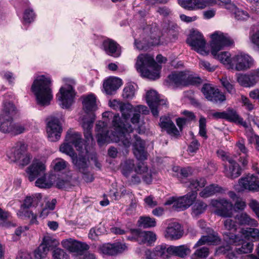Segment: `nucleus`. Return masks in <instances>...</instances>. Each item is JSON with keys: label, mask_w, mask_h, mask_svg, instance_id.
Instances as JSON below:
<instances>
[{"label": "nucleus", "mask_w": 259, "mask_h": 259, "mask_svg": "<svg viewBox=\"0 0 259 259\" xmlns=\"http://www.w3.org/2000/svg\"><path fill=\"white\" fill-rule=\"evenodd\" d=\"M236 146L242 153V155L240 157L239 162H248L249 160L248 150L245 147V141L243 138H240L236 143Z\"/></svg>", "instance_id": "obj_42"}, {"label": "nucleus", "mask_w": 259, "mask_h": 259, "mask_svg": "<svg viewBox=\"0 0 259 259\" xmlns=\"http://www.w3.org/2000/svg\"><path fill=\"white\" fill-rule=\"evenodd\" d=\"M18 215L20 217H25L30 219V223L32 224H37L38 221H37V213H34L32 211H30L27 209L20 210L18 212Z\"/></svg>", "instance_id": "obj_51"}, {"label": "nucleus", "mask_w": 259, "mask_h": 259, "mask_svg": "<svg viewBox=\"0 0 259 259\" xmlns=\"http://www.w3.org/2000/svg\"><path fill=\"white\" fill-rule=\"evenodd\" d=\"M206 184V181L204 178L192 180L189 185L192 191L184 196L176 198L175 203L172 206L174 209L179 211L185 210L192 205L197 197V191L199 188L204 187Z\"/></svg>", "instance_id": "obj_7"}, {"label": "nucleus", "mask_w": 259, "mask_h": 259, "mask_svg": "<svg viewBox=\"0 0 259 259\" xmlns=\"http://www.w3.org/2000/svg\"><path fill=\"white\" fill-rule=\"evenodd\" d=\"M201 92L208 101L215 104H221L226 100V96L223 93L209 83L204 84Z\"/></svg>", "instance_id": "obj_16"}, {"label": "nucleus", "mask_w": 259, "mask_h": 259, "mask_svg": "<svg viewBox=\"0 0 259 259\" xmlns=\"http://www.w3.org/2000/svg\"><path fill=\"white\" fill-rule=\"evenodd\" d=\"M48 252V249L46 248V246L40 244L34 251V257L36 259H42L46 257Z\"/></svg>", "instance_id": "obj_58"}, {"label": "nucleus", "mask_w": 259, "mask_h": 259, "mask_svg": "<svg viewBox=\"0 0 259 259\" xmlns=\"http://www.w3.org/2000/svg\"><path fill=\"white\" fill-rule=\"evenodd\" d=\"M62 178L58 177L56 174L51 173L48 178H38L35 181V185L36 187L40 188H50L53 185H55L56 188L63 189H66L70 185L71 177L70 174H67Z\"/></svg>", "instance_id": "obj_8"}, {"label": "nucleus", "mask_w": 259, "mask_h": 259, "mask_svg": "<svg viewBox=\"0 0 259 259\" xmlns=\"http://www.w3.org/2000/svg\"><path fill=\"white\" fill-rule=\"evenodd\" d=\"M74 166L82 174V179L87 183L93 181L94 178L87 163H74Z\"/></svg>", "instance_id": "obj_34"}, {"label": "nucleus", "mask_w": 259, "mask_h": 259, "mask_svg": "<svg viewBox=\"0 0 259 259\" xmlns=\"http://www.w3.org/2000/svg\"><path fill=\"white\" fill-rule=\"evenodd\" d=\"M212 116L215 119H223L241 125L244 127H248L247 122L239 116L235 110L231 108H228L226 111L223 112H214L212 114Z\"/></svg>", "instance_id": "obj_14"}, {"label": "nucleus", "mask_w": 259, "mask_h": 259, "mask_svg": "<svg viewBox=\"0 0 259 259\" xmlns=\"http://www.w3.org/2000/svg\"><path fill=\"white\" fill-rule=\"evenodd\" d=\"M71 144L68 142L65 143L60 147L61 152L69 155L72 162H79L78 155L75 153Z\"/></svg>", "instance_id": "obj_43"}, {"label": "nucleus", "mask_w": 259, "mask_h": 259, "mask_svg": "<svg viewBox=\"0 0 259 259\" xmlns=\"http://www.w3.org/2000/svg\"><path fill=\"white\" fill-rule=\"evenodd\" d=\"M222 85L226 89L227 92L231 94L235 93V89L234 86L231 84L227 78H222L221 80Z\"/></svg>", "instance_id": "obj_64"}, {"label": "nucleus", "mask_w": 259, "mask_h": 259, "mask_svg": "<svg viewBox=\"0 0 259 259\" xmlns=\"http://www.w3.org/2000/svg\"><path fill=\"white\" fill-rule=\"evenodd\" d=\"M252 58L247 54L240 53L232 58L231 68L237 71H243L251 68L253 65Z\"/></svg>", "instance_id": "obj_17"}, {"label": "nucleus", "mask_w": 259, "mask_h": 259, "mask_svg": "<svg viewBox=\"0 0 259 259\" xmlns=\"http://www.w3.org/2000/svg\"><path fill=\"white\" fill-rule=\"evenodd\" d=\"M61 244L69 252L76 253L77 255H81L84 251L89 249V246L87 244L72 238L63 240Z\"/></svg>", "instance_id": "obj_19"}, {"label": "nucleus", "mask_w": 259, "mask_h": 259, "mask_svg": "<svg viewBox=\"0 0 259 259\" xmlns=\"http://www.w3.org/2000/svg\"><path fill=\"white\" fill-rule=\"evenodd\" d=\"M96 98L93 94H90L83 97L82 101L83 109L88 113L96 109Z\"/></svg>", "instance_id": "obj_36"}, {"label": "nucleus", "mask_w": 259, "mask_h": 259, "mask_svg": "<svg viewBox=\"0 0 259 259\" xmlns=\"http://www.w3.org/2000/svg\"><path fill=\"white\" fill-rule=\"evenodd\" d=\"M178 4L185 9L192 11L205 8L211 0H178Z\"/></svg>", "instance_id": "obj_29"}, {"label": "nucleus", "mask_w": 259, "mask_h": 259, "mask_svg": "<svg viewBox=\"0 0 259 259\" xmlns=\"http://www.w3.org/2000/svg\"><path fill=\"white\" fill-rule=\"evenodd\" d=\"M64 81L68 83L66 89L62 87L59 90V93L57 97L59 101L60 105L63 108H68L72 105L73 99L75 96V91L72 84H75V81L72 79H64Z\"/></svg>", "instance_id": "obj_9"}, {"label": "nucleus", "mask_w": 259, "mask_h": 259, "mask_svg": "<svg viewBox=\"0 0 259 259\" xmlns=\"http://www.w3.org/2000/svg\"><path fill=\"white\" fill-rule=\"evenodd\" d=\"M135 67L142 77L152 80L160 77V66L155 61L154 56L141 54L137 59Z\"/></svg>", "instance_id": "obj_4"}, {"label": "nucleus", "mask_w": 259, "mask_h": 259, "mask_svg": "<svg viewBox=\"0 0 259 259\" xmlns=\"http://www.w3.org/2000/svg\"><path fill=\"white\" fill-rule=\"evenodd\" d=\"M145 98L149 106H159L160 102V97L155 90H151L147 91Z\"/></svg>", "instance_id": "obj_40"}, {"label": "nucleus", "mask_w": 259, "mask_h": 259, "mask_svg": "<svg viewBox=\"0 0 259 259\" xmlns=\"http://www.w3.org/2000/svg\"><path fill=\"white\" fill-rule=\"evenodd\" d=\"M231 11H234L235 18L239 20H246L249 17L247 12L237 8L236 6Z\"/></svg>", "instance_id": "obj_59"}, {"label": "nucleus", "mask_w": 259, "mask_h": 259, "mask_svg": "<svg viewBox=\"0 0 259 259\" xmlns=\"http://www.w3.org/2000/svg\"><path fill=\"white\" fill-rule=\"evenodd\" d=\"M163 128H164L168 135L170 137L178 138L180 136V131L177 129L174 122L170 119L163 120Z\"/></svg>", "instance_id": "obj_38"}, {"label": "nucleus", "mask_w": 259, "mask_h": 259, "mask_svg": "<svg viewBox=\"0 0 259 259\" xmlns=\"http://www.w3.org/2000/svg\"><path fill=\"white\" fill-rule=\"evenodd\" d=\"M135 142L133 143V152L139 161L147 160L148 153L145 149V143L137 135L135 136Z\"/></svg>", "instance_id": "obj_27"}, {"label": "nucleus", "mask_w": 259, "mask_h": 259, "mask_svg": "<svg viewBox=\"0 0 259 259\" xmlns=\"http://www.w3.org/2000/svg\"><path fill=\"white\" fill-rule=\"evenodd\" d=\"M41 244L44 245L46 246V248L49 251V250L57 246L59 244V242L55 238L47 235L44 236L42 242Z\"/></svg>", "instance_id": "obj_49"}, {"label": "nucleus", "mask_w": 259, "mask_h": 259, "mask_svg": "<svg viewBox=\"0 0 259 259\" xmlns=\"http://www.w3.org/2000/svg\"><path fill=\"white\" fill-rule=\"evenodd\" d=\"M237 79L238 83L243 87H252L259 80V71L256 69L247 74H238Z\"/></svg>", "instance_id": "obj_24"}, {"label": "nucleus", "mask_w": 259, "mask_h": 259, "mask_svg": "<svg viewBox=\"0 0 259 259\" xmlns=\"http://www.w3.org/2000/svg\"><path fill=\"white\" fill-rule=\"evenodd\" d=\"M185 79L184 81V87L190 85H198L201 83L202 80L199 77H195L192 75H188L185 73Z\"/></svg>", "instance_id": "obj_55"}, {"label": "nucleus", "mask_w": 259, "mask_h": 259, "mask_svg": "<svg viewBox=\"0 0 259 259\" xmlns=\"http://www.w3.org/2000/svg\"><path fill=\"white\" fill-rule=\"evenodd\" d=\"M192 205V212L195 215L203 213L207 206L206 203L200 200L194 202Z\"/></svg>", "instance_id": "obj_48"}, {"label": "nucleus", "mask_w": 259, "mask_h": 259, "mask_svg": "<svg viewBox=\"0 0 259 259\" xmlns=\"http://www.w3.org/2000/svg\"><path fill=\"white\" fill-rule=\"evenodd\" d=\"M62 127L59 118L51 116L47 119V132L51 142L58 141L62 132Z\"/></svg>", "instance_id": "obj_15"}, {"label": "nucleus", "mask_w": 259, "mask_h": 259, "mask_svg": "<svg viewBox=\"0 0 259 259\" xmlns=\"http://www.w3.org/2000/svg\"><path fill=\"white\" fill-rule=\"evenodd\" d=\"M187 43L192 49L200 54L206 56L208 51L206 50V41L203 35L198 31H193L187 39Z\"/></svg>", "instance_id": "obj_10"}, {"label": "nucleus", "mask_w": 259, "mask_h": 259, "mask_svg": "<svg viewBox=\"0 0 259 259\" xmlns=\"http://www.w3.org/2000/svg\"><path fill=\"white\" fill-rule=\"evenodd\" d=\"M42 196L40 194H36L31 196H27L24 200V203L22 205V207L24 209H28L30 207H36L40 202Z\"/></svg>", "instance_id": "obj_37"}, {"label": "nucleus", "mask_w": 259, "mask_h": 259, "mask_svg": "<svg viewBox=\"0 0 259 259\" xmlns=\"http://www.w3.org/2000/svg\"><path fill=\"white\" fill-rule=\"evenodd\" d=\"M109 106L115 110H119L122 113V117L121 118L118 114L114 115L112 120L114 131H109L108 130L107 121H98L96 125L98 144L102 146L110 141L118 143L119 145L122 146L124 148L122 152L127 153L132 143L130 135L126 136L125 133H131L133 131V128L128 122L132 112V105L114 100L109 103Z\"/></svg>", "instance_id": "obj_1"}, {"label": "nucleus", "mask_w": 259, "mask_h": 259, "mask_svg": "<svg viewBox=\"0 0 259 259\" xmlns=\"http://www.w3.org/2000/svg\"><path fill=\"white\" fill-rule=\"evenodd\" d=\"M178 28L177 25L172 21H169L168 23L163 25V31L167 33V35H172L175 37L176 35V29Z\"/></svg>", "instance_id": "obj_54"}, {"label": "nucleus", "mask_w": 259, "mask_h": 259, "mask_svg": "<svg viewBox=\"0 0 259 259\" xmlns=\"http://www.w3.org/2000/svg\"><path fill=\"white\" fill-rule=\"evenodd\" d=\"M46 166L44 163H32L26 170L29 180L33 181L36 178H46Z\"/></svg>", "instance_id": "obj_23"}, {"label": "nucleus", "mask_w": 259, "mask_h": 259, "mask_svg": "<svg viewBox=\"0 0 259 259\" xmlns=\"http://www.w3.org/2000/svg\"><path fill=\"white\" fill-rule=\"evenodd\" d=\"M246 203L241 198H238L236 200L234 205H233V210L235 212H240L243 211L246 207Z\"/></svg>", "instance_id": "obj_60"}, {"label": "nucleus", "mask_w": 259, "mask_h": 259, "mask_svg": "<svg viewBox=\"0 0 259 259\" xmlns=\"http://www.w3.org/2000/svg\"><path fill=\"white\" fill-rule=\"evenodd\" d=\"M27 146L22 142H18L12 149L11 156H8L11 162H30L32 155L26 152Z\"/></svg>", "instance_id": "obj_13"}, {"label": "nucleus", "mask_w": 259, "mask_h": 259, "mask_svg": "<svg viewBox=\"0 0 259 259\" xmlns=\"http://www.w3.org/2000/svg\"><path fill=\"white\" fill-rule=\"evenodd\" d=\"M122 175L127 178L131 177L129 182L135 185L140 183L141 179L138 175H143V181L150 184L152 180L151 170H149L146 163H121L120 165Z\"/></svg>", "instance_id": "obj_3"}, {"label": "nucleus", "mask_w": 259, "mask_h": 259, "mask_svg": "<svg viewBox=\"0 0 259 259\" xmlns=\"http://www.w3.org/2000/svg\"><path fill=\"white\" fill-rule=\"evenodd\" d=\"M216 213L221 217L227 218L232 217L233 215V204L225 199L222 202L221 206L217 209Z\"/></svg>", "instance_id": "obj_32"}, {"label": "nucleus", "mask_w": 259, "mask_h": 259, "mask_svg": "<svg viewBox=\"0 0 259 259\" xmlns=\"http://www.w3.org/2000/svg\"><path fill=\"white\" fill-rule=\"evenodd\" d=\"M51 80L44 75L37 76L31 88L32 92L36 97L37 102L42 106L48 105L53 99Z\"/></svg>", "instance_id": "obj_6"}, {"label": "nucleus", "mask_w": 259, "mask_h": 259, "mask_svg": "<svg viewBox=\"0 0 259 259\" xmlns=\"http://www.w3.org/2000/svg\"><path fill=\"white\" fill-rule=\"evenodd\" d=\"M156 240V234L151 231L139 230L138 243L151 245Z\"/></svg>", "instance_id": "obj_33"}, {"label": "nucleus", "mask_w": 259, "mask_h": 259, "mask_svg": "<svg viewBox=\"0 0 259 259\" xmlns=\"http://www.w3.org/2000/svg\"><path fill=\"white\" fill-rule=\"evenodd\" d=\"M53 259H70L69 254L63 249L57 248L52 252Z\"/></svg>", "instance_id": "obj_56"}, {"label": "nucleus", "mask_w": 259, "mask_h": 259, "mask_svg": "<svg viewBox=\"0 0 259 259\" xmlns=\"http://www.w3.org/2000/svg\"><path fill=\"white\" fill-rule=\"evenodd\" d=\"M135 89L133 84L129 83L123 89L122 96L124 98L131 99L135 96Z\"/></svg>", "instance_id": "obj_57"}, {"label": "nucleus", "mask_w": 259, "mask_h": 259, "mask_svg": "<svg viewBox=\"0 0 259 259\" xmlns=\"http://www.w3.org/2000/svg\"><path fill=\"white\" fill-rule=\"evenodd\" d=\"M122 84V80L118 77H110L103 83V88L107 94L111 95Z\"/></svg>", "instance_id": "obj_30"}, {"label": "nucleus", "mask_w": 259, "mask_h": 259, "mask_svg": "<svg viewBox=\"0 0 259 259\" xmlns=\"http://www.w3.org/2000/svg\"><path fill=\"white\" fill-rule=\"evenodd\" d=\"M185 72L184 71L173 72L165 79L164 84L172 89H177L184 87Z\"/></svg>", "instance_id": "obj_21"}, {"label": "nucleus", "mask_w": 259, "mask_h": 259, "mask_svg": "<svg viewBox=\"0 0 259 259\" xmlns=\"http://www.w3.org/2000/svg\"><path fill=\"white\" fill-rule=\"evenodd\" d=\"M240 233L244 236L245 239L249 240L252 238L254 240H257L259 238V230L252 228H242Z\"/></svg>", "instance_id": "obj_45"}, {"label": "nucleus", "mask_w": 259, "mask_h": 259, "mask_svg": "<svg viewBox=\"0 0 259 259\" xmlns=\"http://www.w3.org/2000/svg\"><path fill=\"white\" fill-rule=\"evenodd\" d=\"M102 47L105 53L109 56L118 58L121 54V46L115 40L107 38L102 42Z\"/></svg>", "instance_id": "obj_26"}, {"label": "nucleus", "mask_w": 259, "mask_h": 259, "mask_svg": "<svg viewBox=\"0 0 259 259\" xmlns=\"http://www.w3.org/2000/svg\"><path fill=\"white\" fill-rule=\"evenodd\" d=\"M184 234L183 226L178 222H171L165 229L164 237L169 240L175 241L181 239Z\"/></svg>", "instance_id": "obj_20"}, {"label": "nucleus", "mask_w": 259, "mask_h": 259, "mask_svg": "<svg viewBox=\"0 0 259 259\" xmlns=\"http://www.w3.org/2000/svg\"><path fill=\"white\" fill-rule=\"evenodd\" d=\"M211 53L214 58L218 59L225 65L231 68L232 58L228 52H218L224 47H229L233 45L234 41L227 33H224L220 31H216L210 36Z\"/></svg>", "instance_id": "obj_2"}, {"label": "nucleus", "mask_w": 259, "mask_h": 259, "mask_svg": "<svg viewBox=\"0 0 259 259\" xmlns=\"http://www.w3.org/2000/svg\"><path fill=\"white\" fill-rule=\"evenodd\" d=\"M17 109L15 105L12 102H6L3 104V107L0 114L4 116H9L14 119V116L17 114Z\"/></svg>", "instance_id": "obj_41"}, {"label": "nucleus", "mask_w": 259, "mask_h": 259, "mask_svg": "<svg viewBox=\"0 0 259 259\" xmlns=\"http://www.w3.org/2000/svg\"><path fill=\"white\" fill-rule=\"evenodd\" d=\"M191 251L187 244L179 246L163 245V258L169 259L172 256L184 258L190 254Z\"/></svg>", "instance_id": "obj_11"}, {"label": "nucleus", "mask_w": 259, "mask_h": 259, "mask_svg": "<svg viewBox=\"0 0 259 259\" xmlns=\"http://www.w3.org/2000/svg\"><path fill=\"white\" fill-rule=\"evenodd\" d=\"M53 172L52 173L56 174L58 176L70 174L69 167L66 163H55L53 166Z\"/></svg>", "instance_id": "obj_46"}, {"label": "nucleus", "mask_w": 259, "mask_h": 259, "mask_svg": "<svg viewBox=\"0 0 259 259\" xmlns=\"http://www.w3.org/2000/svg\"><path fill=\"white\" fill-rule=\"evenodd\" d=\"M223 189L218 185L211 184L206 187L201 192L199 193L200 197L207 198L214 195L217 193H222Z\"/></svg>", "instance_id": "obj_39"}, {"label": "nucleus", "mask_w": 259, "mask_h": 259, "mask_svg": "<svg viewBox=\"0 0 259 259\" xmlns=\"http://www.w3.org/2000/svg\"><path fill=\"white\" fill-rule=\"evenodd\" d=\"M35 15L32 9H26L24 13L23 19L25 23H30L34 20Z\"/></svg>", "instance_id": "obj_61"}, {"label": "nucleus", "mask_w": 259, "mask_h": 259, "mask_svg": "<svg viewBox=\"0 0 259 259\" xmlns=\"http://www.w3.org/2000/svg\"><path fill=\"white\" fill-rule=\"evenodd\" d=\"M207 244L210 245H218L220 243L221 239L218 236L215 235H210L205 236Z\"/></svg>", "instance_id": "obj_63"}, {"label": "nucleus", "mask_w": 259, "mask_h": 259, "mask_svg": "<svg viewBox=\"0 0 259 259\" xmlns=\"http://www.w3.org/2000/svg\"><path fill=\"white\" fill-rule=\"evenodd\" d=\"M199 135L205 140L208 138L206 130V119L203 116H201L199 120Z\"/></svg>", "instance_id": "obj_53"}, {"label": "nucleus", "mask_w": 259, "mask_h": 259, "mask_svg": "<svg viewBox=\"0 0 259 259\" xmlns=\"http://www.w3.org/2000/svg\"><path fill=\"white\" fill-rule=\"evenodd\" d=\"M209 251L208 248L202 247L197 249L192 255V259H204L209 255Z\"/></svg>", "instance_id": "obj_50"}, {"label": "nucleus", "mask_w": 259, "mask_h": 259, "mask_svg": "<svg viewBox=\"0 0 259 259\" xmlns=\"http://www.w3.org/2000/svg\"><path fill=\"white\" fill-rule=\"evenodd\" d=\"M235 219L238 221L241 225H248L253 226H256L258 224L256 221L254 219L250 218L246 213H241L237 214Z\"/></svg>", "instance_id": "obj_44"}, {"label": "nucleus", "mask_w": 259, "mask_h": 259, "mask_svg": "<svg viewBox=\"0 0 259 259\" xmlns=\"http://www.w3.org/2000/svg\"><path fill=\"white\" fill-rule=\"evenodd\" d=\"M138 226L144 228L153 227L156 226L155 220L149 217H141L138 221Z\"/></svg>", "instance_id": "obj_47"}, {"label": "nucleus", "mask_w": 259, "mask_h": 259, "mask_svg": "<svg viewBox=\"0 0 259 259\" xmlns=\"http://www.w3.org/2000/svg\"><path fill=\"white\" fill-rule=\"evenodd\" d=\"M151 41H149L146 38L141 40H135V46L139 51H146L150 49L152 46L158 45L160 44L159 34H154L152 32L150 36Z\"/></svg>", "instance_id": "obj_28"}, {"label": "nucleus", "mask_w": 259, "mask_h": 259, "mask_svg": "<svg viewBox=\"0 0 259 259\" xmlns=\"http://www.w3.org/2000/svg\"><path fill=\"white\" fill-rule=\"evenodd\" d=\"M224 227L225 230L223 232L224 240L227 243L237 244L240 240V237L233 233L237 230L236 222L231 219H227L224 222Z\"/></svg>", "instance_id": "obj_18"}, {"label": "nucleus", "mask_w": 259, "mask_h": 259, "mask_svg": "<svg viewBox=\"0 0 259 259\" xmlns=\"http://www.w3.org/2000/svg\"><path fill=\"white\" fill-rule=\"evenodd\" d=\"M257 174L259 175V169H257ZM239 183L243 190L259 191V177L257 176L251 175L243 177L239 180Z\"/></svg>", "instance_id": "obj_22"}, {"label": "nucleus", "mask_w": 259, "mask_h": 259, "mask_svg": "<svg viewBox=\"0 0 259 259\" xmlns=\"http://www.w3.org/2000/svg\"><path fill=\"white\" fill-rule=\"evenodd\" d=\"M65 140L74 146L78 152L79 162H97V154L93 148L85 146L81 135L76 132L68 131Z\"/></svg>", "instance_id": "obj_5"}, {"label": "nucleus", "mask_w": 259, "mask_h": 259, "mask_svg": "<svg viewBox=\"0 0 259 259\" xmlns=\"http://www.w3.org/2000/svg\"><path fill=\"white\" fill-rule=\"evenodd\" d=\"M234 245L238 246V247H236L235 249L236 252L238 254L250 253L252 251L253 246L251 242L240 239L237 244Z\"/></svg>", "instance_id": "obj_35"}, {"label": "nucleus", "mask_w": 259, "mask_h": 259, "mask_svg": "<svg viewBox=\"0 0 259 259\" xmlns=\"http://www.w3.org/2000/svg\"><path fill=\"white\" fill-rule=\"evenodd\" d=\"M146 259H153L154 257L162 256V245L156 246L153 251L150 249L145 251Z\"/></svg>", "instance_id": "obj_52"}, {"label": "nucleus", "mask_w": 259, "mask_h": 259, "mask_svg": "<svg viewBox=\"0 0 259 259\" xmlns=\"http://www.w3.org/2000/svg\"><path fill=\"white\" fill-rule=\"evenodd\" d=\"M225 174L230 179H234L239 177L242 172V168L239 163H229L224 164Z\"/></svg>", "instance_id": "obj_31"}, {"label": "nucleus", "mask_w": 259, "mask_h": 259, "mask_svg": "<svg viewBox=\"0 0 259 259\" xmlns=\"http://www.w3.org/2000/svg\"><path fill=\"white\" fill-rule=\"evenodd\" d=\"M24 131V127L15 123L13 118L0 114V132L16 135L23 133Z\"/></svg>", "instance_id": "obj_12"}, {"label": "nucleus", "mask_w": 259, "mask_h": 259, "mask_svg": "<svg viewBox=\"0 0 259 259\" xmlns=\"http://www.w3.org/2000/svg\"><path fill=\"white\" fill-rule=\"evenodd\" d=\"M128 249L125 243L115 242L112 244H105L100 247L101 252L105 255H115L121 253Z\"/></svg>", "instance_id": "obj_25"}, {"label": "nucleus", "mask_w": 259, "mask_h": 259, "mask_svg": "<svg viewBox=\"0 0 259 259\" xmlns=\"http://www.w3.org/2000/svg\"><path fill=\"white\" fill-rule=\"evenodd\" d=\"M144 202L146 206L153 208L158 205V202L153 195L146 196L144 199Z\"/></svg>", "instance_id": "obj_62"}]
</instances>
